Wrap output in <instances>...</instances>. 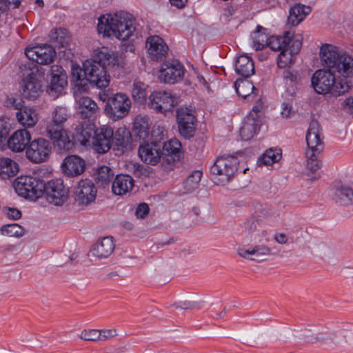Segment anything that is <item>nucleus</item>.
I'll list each match as a JSON object with an SVG mask.
<instances>
[{
  "label": "nucleus",
  "mask_w": 353,
  "mask_h": 353,
  "mask_svg": "<svg viewBox=\"0 0 353 353\" xmlns=\"http://www.w3.org/2000/svg\"><path fill=\"white\" fill-rule=\"evenodd\" d=\"M70 81L79 93L88 91L89 83L99 88H105L110 83L104 65L92 59L85 61L83 68L77 64H72Z\"/></svg>",
  "instance_id": "f257e3e1"
},
{
  "label": "nucleus",
  "mask_w": 353,
  "mask_h": 353,
  "mask_svg": "<svg viewBox=\"0 0 353 353\" xmlns=\"http://www.w3.org/2000/svg\"><path fill=\"white\" fill-rule=\"evenodd\" d=\"M97 30L103 37H114L124 41L132 35L135 27L132 15L120 11L114 14L101 16L98 19Z\"/></svg>",
  "instance_id": "f03ea898"
},
{
  "label": "nucleus",
  "mask_w": 353,
  "mask_h": 353,
  "mask_svg": "<svg viewBox=\"0 0 353 353\" xmlns=\"http://www.w3.org/2000/svg\"><path fill=\"white\" fill-rule=\"evenodd\" d=\"M322 65L331 71L338 80H349L353 76V57L341 53L331 44H323L319 52Z\"/></svg>",
  "instance_id": "7ed1b4c3"
},
{
  "label": "nucleus",
  "mask_w": 353,
  "mask_h": 353,
  "mask_svg": "<svg viewBox=\"0 0 353 353\" xmlns=\"http://www.w3.org/2000/svg\"><path fill=\"white\" fill-rule=\"evenodd\" d=\"M311 84L316 93L319 94L329 93L334 97L348 92L352 86L350 80H338L327 68L316 70L312 74Z\"/></svg>",
  "instance_id": "20e7f679"
},
{
  "label": "nucleus",
  "mask_w": 353,
  "mask_h": 353,
  "mask_svg": "<svg viewBox=\"0 0 353 353\" xmlns=\"http://www.w3.org/2000/svg\"><path fill=\"white\" fill-rule=\"evenodd\" d=\"M308 149L305 152L307 168L315 174L321 168V162L318 159V154L323 150L322 130L318 121L313 120L310 123L306 134Z\"/></svg>",
  "instance_id": "39448f33"
},
{
  "label": "nucleus",
  "mask_w": 353,
  "mask_h": 353,
  "mask_svg": "<svg viewBox=\"0 0 353 353\" xmlns=\"http://www.w3.org/2000/svg\"><path fill=\"white\" fill-rule=\"evenodd\" d=\"M239 163L238 159L234 156H220L211 166L210 174L217 184L224 185L234 176Z\"/></svg>",
  "instance_id": "423d86ee"
},
{
  "label": "nucleus",
  "mask_w": 353,
  "mask_h": 353,
  "mask_svg": "<svg viewBox=\"0 0 353 353\" xmlns=\"http://www.w3.org/2000/svg\"><path fill=\"white\" fill-rule=\"evenodd\" d=\"M13 187L19 195L30 199L41 197L44 188L42 180L27 175L17 177L13 183Z\"/></svg>",
  "instance_id": "0eeeda50"
},
{
  "label": "nucleus",
  "mask_w": 353,
  "mask_h": 353,
  "mask_svg": "<svg viewBox=\"0 0 353 353\" xmlns=\"http://www.w3.org/2000/svg\"><path fill=\"white\" fill-rule=\"evenodd\" d=\"M130 108V98L125 94L119 92L108 98L104 111L108 118L118 121L128 114Z\"/></svg>",
  "instance_id": "6e6552de"
},
{
  "label": "nucleus",
  "mask_w": 353,
  "mask_h": 353,
  "mask_svg": "<svg viewBox=\"0 0 353 353\" xmlns=\"http://www.w3.org/2000/svg\"><path fill=\"white\" fill-rule=\"evenodd\" d=\"M43 77L42 68L35 65L31 68L30 73L23 79L21 94L24 98L34 101L41 95L43 89L40 79Z\"/></svg>",
  "instance_id": "1a4fd4ad"
},
{
  "label": "nucleus",
  "mask_w": 353,
  "mask_h": 353,
  "mask_svg": "<svg viewBox=\"0 0 353 353\" xmlns=\"http://www.w3.org/2000/svg\"><path fill=\"white\" fill-rule=\"evenodd\" d=\"M177 103L176 96L169 91H154L148 97V107L158 113L171 112Z\"/></svg>",
  "instance_id": "9d476101"
},
{
  "label": "nucleus",
  "mask_w": 353,
  "mask_h": 353,
  "mask_svg": "<svg viewBox=\"0 0 353 353\" xmlns=\"http://www.w3.org/2000/svg\"><path fill=\"white\" fill-rule=\"evenodd\" d=\"M43 186L42 195L45 194L46 200L50 203L54 205H61L68 200L69 191L62 179H56L47 183L43 182Z\"/></svg>",
  "instance_id": "9b49d317"
},
{
  "label": "nucleus",
  "mask_w": 353,
  "mask_h": 353,
  "mask_svg": "<svg viewBox=\"0 0 353 353\" xmlns=\"http://www.w3.org/2000/svg\"><path fill=\"white\" fill-rule=\"evenodd\" d=\"M194 111L188 107H181L176 110V122L179 134L185 139L192 137L196 130Z\"/></svg>",
  "instance_id": "f8f14e48"
},
{
  "label": "nucleus",
  "mask_w": 353,
  "mask_h": 353,
  "mask_svg": "<svg viewBox=\"0 0 353 353\" xmlns=\"http://www.w3.org/2000/svg\"><path fill=\"white\" fill-rule=\"evenodd\" d=\"M52 152L50 143L44 138H37L30 141L26 154L32 162L39 163L46 161Z\"/></svg>",
  "instance_id": "ddd939ff"
},
{
  "label": "nucleus",
  "mask_w": 353,
  "mask_h": 353,
  "mask_svg": "<svg viewBox=\"0 0 353 353\" xmlns=\"http://www.w3.org/2000/svg\"><path fill=\"white\" fill-rule=\"evenodd\" d=\"M97 193V188L91 180L81 179L74 188V201L79 205L86 206L94 201Z\"/></svg>",
  "instance_id": "4468645a"
},
{
  "label": "nucleus",
  "mask_w": 353,
  "mask_h": 353,
  "mask_svg": "<svg viewBox=\"0 0 353 353\" xmlns=\"http://www.w3.org/2000/svg\"><path fill=\"white\" fill-rule=\"evenodd\" d=\"M184 72L183 65L177 60H172L161 65L159 79L165 83L173 84L182 80Z\"/></svg>",
  "instance_id": "2eb2a0df"
},
{
  "label": "nucleus",
  "mask_w": 353,
  "mask_h": 353,
  "mask_svg": "<svg viewBox=\"0 0 353 353\" xmlns=\"http://www.w3.org/2000/svg\"><path fill=\"white\" fill-rule=\"evenodd\" d=\"M26 57L38 64L48 65L53 62L56 52L54 48L47 44L28 47L26 49Z\"/></svg>",
  "instance_id": "dca6fc26"
},
{
  "label": "nucleus",
  "mask_w": 353,
  "mask_h": 353,
  "mask_svg": "<svg viewBox=\"0 0 353 353\" xmlns=\"http://www.w3.org/2000/svg\"><path fill=\"white\" fill-rule=\"evenodd\" d=\"M8 105H12L13 108L17 110L16 116L19 122L23 126L31 128L33 127L38 121L37 113L35 110L23 106L21 100L14 98H10L8 101Z\"/></svg>",
  "instance_id": "f3484780"
},
{
  "label": "nucleus",
  "mask_w": 353,
  "mask_h": 353,
  "mask_svg": "<svg viewBox=\"0 0 353 353\" xmlns=\"http://www.w3.org/2000/svg\"><path fill=\"white\" fill-rule=\"evenodd\" d=\"M113 142V130L110 126L103 125L94 131L92 145L96 152L100 154L107 152Z\"/></svg>",
  "instance_id": "a211bd4d"
},
{
  "label": "nucleus",
  "mask_w": 353,
  "mask_h": 353,
  "mask_svg": "<svg viewBox=\"0 0 353 353\" xmlns=\"http://www.w3.org/2000/svg\"><path fill=\"white\" fill-rule=\"evenodd\" d=\"M50 70L52 78L47 92L50 96L56 99L63 92L68 84L67 75L59 65L52 66Z\"/></svg>",
  "instance_id": "6ab92c4d"
},
{
  "label": "nucleus",
  "mask_w": 353,
  "mask_h": 353,
  "mask_svg": "<svg viewBox=\"0 0 353 353\" xmlns=\"http://www.w3.org/2000/svg\"><path fill=\"white\" fill-rule=\"evenodd\" d=\"M138 154L141 159L145 163L156 165L161 159V148L160 145L154 142H144L140 144Z\"/></svg>",
  "instance_id": "aec40b11"
},
{
  "label": "nucleus",
  "mask_w": 353,
  "mask_h": 353,
  "mask_svg": "<svg viewBox=\"0 0 353 353\" xmlns=\"http://www.w3.org/2000/svg\"><path fill=\"white\" fill-rule=\"evenodd\" d=\"M61 168L66 176H78L85 171V162L77 155H69L63 159Z\"/></svg>",
  "instance_id": "412c9836"
},
{
  "label": "nucleus",
  "mask_w": 353,
  "mask_h": 353,
  "mask_svg": "<svg viewBox=\"0 0 353 353\" xmlns=\"http://www.w3.org/2000/svg\"><path fill=\"white\" fill-rule=\"evenodd\" d=\"M115 243L112 236L99 239L92 245L90 252L98 259H108L114 252Z\"/></svg>",
  "instance_id": "4be33fe9"
},
{
  "label": "nucleus",
  "mask_w": 353,
  "mask_h": 353,
  "mask_svg": "<svg viewBox=\"0 0 353 353\" xmlns=\"http://www.w3.org/2000/svg\"><path fill=\"white\" fill-rule=\"evenodd\" d=\"M48 137L60 150L69 151L74 146V141L70 137L69 132L63 128L46 130Z\"/></svg>",
  "instance_id": "5701e85b"
},
{
  "label": "nucleus",
  "mask_w": 353,
  "mask_h": 353,
  "mask_svg": "<svg viewBox=\"0 0 353 353\" xmlns=\"http://www.w3.org/2000/svg\"><path fill=\"white\" fill-rule=\"evenodd\" d=\"M31 134L26 129L15 131L8 140V147L14 152H20L27 149L30 143Z\"/></svg>",
  "instance_id": "b1692460"
},
{
  "label": "nucleus",
  "mask_w": 353,
  "mask_h": 353,
  "mask_svg": "<svg viewBox=\"0 0 353 353\" xmlns=\"http://www.w3.org/2000/svg\"><path fill=\"white\" fill-rule=\"evenodd\" d=\"M146 46H148V52L153 60H161L168 54V46L159 36L149 37L146 41Z\"/></svg>",
  "instance_id": "393cba45"
},
{
  "label": "nucleus",
  "mask_w": 353,
  "mask_h": 353,
  "mask_svg": "<svg viewBox=\"0 0 353 353\" xmlns=\"http://www.w3.org/2000/svg\"><path fill=\"white\" fill-rule=\"evenodd\" d=\"M237 253L244 259L261 262L265 261L270 255L271 250L266 245H256L249 249L240 248L237 250Z\"/></svg>",
  "instance_id": "a878e982"
},
{
  "label": "nucleus",
  "mask_w": 353,
  "mask_h": 353,
  "mask_svg": "<svg viewBox=\"0 0 353 353\" xmlns=\"http://www.w3.org/2000/svg\"><path fill=\"white\" fill-rule=\"evenodd\" d=\"M78 91L74 87L75 100L78 104V112L82 118H90L97 112V103L88 97H81L78 94Z\"/></svg>",
  "instance_id": "bb28decb"
},
{
  "label": "nucleus",
  "mask_w": 353,
  "mask_h": 353,
  "mask_svg": "<svg viewBox=\"0 0 353 353\" xmlns=\"http://www.w3.org/2000/svg\"><path fill=\"white\" fill-rule=\"evenodd\" d=\"M304 337L309 342L320 341L331 343L334 341V335L329 330L321 327H313L304 331Z\"/></svg>",
  "instance_id": "cd10ccee"
},
{
  "label": "nucleus",
  "mask_w": 353,
  "mask_h": 353,
  "mask_svg": "<svg viewBox=\"0 0 353 353\" xmlns=\"http://www.w3.org/2000/svg\"><path fill=\"white\" fill-rule=\"evenodd\" d=\"M134 186L133 179L126 174L117 175L112 185V192L116 195H124L129 192Z\"/></svg>",
  "instance_id": "c85d7f7f"
},
{
  "label": "nucleus",
  "mask_w": 353,
  "mask_h": 353,
  "mask_svg": "<svg viewBox=\"0 0 353 353\" xmlns=\"http://www.w3.org/2000/svg\"><path fill=\"white\" fill-rule=\"evenodd\" d=\"M262 121L256 119L252 114L248 115L240 129V135L242 139L248 141L259 130Z\"/></svg>",
  "instance_id": "c756f323"
},
{
  "label": "nucleus",
  "mask_w": 353,
  "mask_h": 353,
  "mask_svg": "<svg viewBox=\"0 0 353 353\" xmlns=\"http://www.w3.org/2000/svg\"><path fill=\"white\" fill-rule=\"evenodd\" d=\"M235 72L244 78H248L254 73V65L252 59L246 55H241L236 59Z\"/></svg>",
  "instance_id": "7c9ffc66"
},
{
  "label": "nucleus",
  "mask_w": 353,
  "mask_h": 353,
  "mask_svg": "<svg viewBox=\"0 0 353 353\" xmlns=\"http://www.w3.org/2000/svg\"><path fill=\"white\" fill-rule=\"evenodd\" d=\"M234 86L236 93L243 99H253L256 96V88L249 80L239 79L235 81Z\"/></svg>",
  "instance_id": "2f4dec72"
},
{
  "label": "nucleus",
  "mask_w": 353,
  "mask_h": 353,
  "mask_svg": "<svg viewBox=\"0 0 353 353\" xmlns=\"http://www.w3.org/2000/svg\"><path fill=\"white\" fill-rule=\"evenodd\" d=\"M19 172L18 164L10 158H0V177L8 179L15 176Z\"/></svg>",
  "instance_id": "473e14b6"
},
{
  "label": "nucleus",
  "mask_w": 353,
  "mask_h": 353,
  "mask_svg": "<svg viewBox=\"0 0 353 353\" xmlns=\"http://www.w3.org/2000/svg\"><path fill=\"white\" fill-rule=\"evenodd\" d=\"M311 9L308 6L297 4L290 10L288 22L293 26L300 23L305 17L310 12Z\"/></svg>",
  "instance_id": "72a5a7b5"
},
{
  "label": "nucleus",
  "mask_w": 353,
  "mask_h": 353,
  "mask_svg": "<svg viewBox=\"0 0 353 353\" xmlns=\"http://www.w3.org/2000/svg\"><path fill=\"white\" fill-rule=\"evenodd\" d=\"M113 142L122 150L130 149L132 137L130 131L125 128H119L113 132Z\"/></svg>",
  "instance_id": "f704fd0d"
},
{
  "label": "nucleus",
  "mask_w": 353,
  "mask_h": 353,
  "mask_svg": "<svg viewBox=\"0 0 353 353\" xmlns=\"http://www.w3.org/2000/svg\"><path fill=\"white\" fill-rule=\"evenodd\" d=\"M334 199L341 205L353 204V185H343L336 189Z\"/></svg>",
  "instance_id": "c9c22d12"
},
{
  "label": "nucleus",
  "mask_w": 353,
  "mask_h": 353,
  "mask_svg": "<svg viewBox=\"0 0 353 353\" xmlns=\"http://www.w3.org/2000/svg\"><path fill=\"white\" fill-rule=\"evenodd\" d=\"M292 38V32L290 31L285 32L283 37L272 36L269 38L268 46L274 51H281L288 47Z\"/></svg>",
  "instance_id": "e433bc0d"
},
{
  "label": "nucleus",
  "mask_w": 353,
  "mask_h": 353,
  "mask_svg": "<svg viewBox=\"0 0 353 353\" xmlns=\"http://www.w3.org/2000/svg\"><path fill=\"white\" fill-rule=\"evenodd\" d=\"M68 118L67 110L63 107H57L52 112V119L47 123L46 130L63 128V123Z\"/></svg>",
  "instance_id": "4c0bfd02"
},
{
  "label": "nucleus",
  "mask_w": 353,
  "mask_h": 353,
  "mask_svg": "<svg viewBox=\"0 0 353 353\" xmlns=\"http://www.w3.org/2000/svg\"><path fill=\"white\" fill-rule=\"evenodd\" d=\"M150 125L148 119L141 115L137 116L134 121V130L137 137L143 141L148 139L149 137Z\"/></svg>",
  "instance_id": "58836bf2"
},
{
  "label": "nucleus",
  "mask_w": 353,
  "mask_h": 353,
  "mask_svg": "<svg viewBox=\"0 0 353 353\" xmlns=\"http://www.w3.org/2000/svg\"><path fill=\"white\" fill-rule=\"evenodd\" d=\"M265 30L263 27L257 26L256 30L251 34L253 39V47L256 50H263L268 46L270 37H268Z\"/></svg>",
  "instance_id": "ea45409f"
},
{
  "label": "nucleus",
  "mask_w": 353,
  "mask_h": 353,
  "mask_svg": "<svg viewBox=\"0 0 353 353\" xmlns=\"http://www.w3.org/2000/svg\"><path fill=\"white\" fill-rule=\"evenodd\" d=\"M94 61L100 62L105 68L109 65H114L117 61L114 53L106 48H102L96 52V59Z\"/></svg>",
  "instance_id": "a19ab883"
},
{
  "label": "nucleus",
  "mask_w": 353,
  "mask_h": 353,
  "mask_svg": "<svg viewBox=\"0 0 353 353\" xmlns=\"http://www.w3.org/2000/svg\"><path fill=\"white\" fill-rule=\"evenodd\" d=\"M281 149L270 148L267 150L265 153L260 157L258 160L259 165H271L274 163L278 162L281 159Z\"/></svg>",
  "instance_id": "79ce46f5"
},
{
  "label": "nucleus",
  "mask_w": 353,
  "mask_h": 353,
  "mask_svg": "<svg viewBox=\"0 0 353 353\" xmlns=\"http://www.w3.org/2000/svg\"><path fill=\"white\" fill-rule=\"evenodd\" d=\"M132 97L134 102L139 105H143L146 102L147 93L145 85L143 83L137 81L133 83Z\"/></svg>",
  "instance_id": "37998d69"
},
{
  "label": "nucleus",
  "mask_w": 353,
  "mask_h": 353,
  "mask_svg": "<svg viewBox=\"0 0 353 353\" xmlns=\"http://www.w3.org/2000/svg\"><path fill=\"white\" fill-rule=\"evenodd\" d=\"M92 135L94 136V131L92 128L77 127L74 139L77 143H79L83 146H87Z\"/></svg>",
  "instance_id": "c03bdc74"
},
{
  "label": "nucleus",
  "mask_w": 353,
  "mask_h": 353,
  "mask_svg": "<svg viewBox=\"0 0 353 353\" xmlns=\"http://www.w3.org/2000/svg\"><path fill=\"white\" fill-rule=\"evenodd\" d=\"M114 176V172L108 166L100 167L96 174V181L101 185L103 186L108 184Z\"/></svg>",
  "instance_id": "a18cd8bd"
},
{
  "label": "nucleus",
  "mask_w": 353,
  "mask_h": 353,
  "mask_svg": "<svg viewBox=\"0 0 353 353\" xmlns=\"http://www.w3.org/2000/svg\"><path fill=\"white\" fill-rule=\"evenodd\" d=\"M0 230L3 235L10 237H20L24 234V229L17 223L3 225Z\"/></svg>",
  "instance_id": "49530a36"
},
{
  "label": "nucleus",
  "mask_w": 353,
  "mask_h": 353,
  "mask_svg": "<svg viewBox=\"0 0 353 353\" xmlns=\"http://www.w3.org/2000/svg\"><path fill=\"white\" fill-rule=\"evenodd\" d=\"M201 176L202 172L201 171H194L185 180L184 183L185 189L189 192L196 190L199 187Z\"/></svg>",
  "instance_id": "de8ad7c7"
},
{
  "label": "nucleus",
  "mask_w": 353,
  "mask_h": 353,
  "mask_svg": "<svg viewBox=\"0 0 353 353\" xmlns=\"http://www.w3.org/2000/svg\"><path fill=\"white\" fill-rule=\"evenodd\" d=\"M65 29H54L51 31L50 37L52 41L59 44L61 47L65 46L69 42V37L66 36Z\"/></svg>",
  "instance_id": "09e8293b"
},
{
  "label": "nucleus",
  "mask_w": 353,
  "mask_h": 353,
  "mask_svg": "<svg viewBox=\"0 0 353 353\" xmlns=\"http://www.w3.org/2000/svg\"><path fill=\"white\" fill-rule=\"evenodd\" d=\"M254 214L259 220H268L274 216L273 210L266 205L256 204Z\"/></svg>",
  "instance_id": "8fccbe9b"
},
{
  "label": "nucleus",
  "mask_w": 353,
  "mask_h": 353,
  "mask_svg": "<svg viewBox=\"0 0 353 353\" xmlns=\"http://www.w3.org/2000/svg\"><path fill=\"white\" fill-rule=\"evenodd\" d=\"M294 54L290 52L288 47L281 50L278 57L277 64L279 68H285L292 61Z\"/></svg>",
  "instance_id": "3c124183"
},
{
  "label": "nucleus",
  "mask_w": 353,
  "mask_h": 353,
  "mask_svg": "<svg viewBox=\"0 0 353 353\" xmlns=\"http://www.w3.org/2000/svg\"><path fill=\"white\" fill-rule=\"evenodd\" d=\"M181 148L180 141L176 139H172L164 143L162 151L179 155Z\"/></svg>",
  "instance_id": "603ef678"
},
{
  "label": "nucleus",
  "mask_w": 353,
  "mask_h": 353,
  "mask_svg": "<svg viewBox=\"0 0 353 353\" xmlns=\"http://www.w3.org/2000/svg\"><path fill=\"white\" fill-rule=\"evenodd\" d=\"M100 336L101 332H99V330L96 329L83 330L79 334L81 339L90 341H99Z\"/></svg>",
  "instance_id": "864d4df0"
},
{
  "label": "nucleus",
  "mask_w": 353,
  "mask_h": 353,
  "mask_svg": "<svg viewBox=\"0 0 353 353\" xmlns=\"http://www.w3.org/2000/svg\"><path fill=\"white\" fill-rule=\"evenodd\" d=\"M290 41H292V43L290 48H288V50L295 55L300 51L302 47V37L301 35L294 37V33L292 32V38Z\"/></svg>",
  "instance_id": "5fc2aeb1"
},
{
  "label": "nucleus",
  "mask_w": 353,
  "mask_h": 353,
  "mask_svg": "<svg viewBox=\"0 0 353 353\" xmlns=\"http://www.w3.org/2000/svg\"><path fill=\"white\" fill-rule=\"evenodd\" d=\"M263 109V103L261 99H259L256 101L252 110L248 115L252 114L253 117L256 119L262 121L263 114L262 110Z\"/></svg>",
  "instance_id": "6e6d98bb"
},
{
  "label": "nucleus",
  "mask_w": 353,
  "mask_h": 353,
  "mask_svg": "<svg viewBox=\"0 0 353 353\" xmlns=\"http://www.w3.org/2000/svg\"><path fill=\"white\" fill-rule=\"evenodd\" d=\"M21 0H0V15L6 12L10 5H14V8L19 7Z\"/></svg>",
  "instance_id": "4d7b16f0"
},
{
  "label": "nucleus",
  "mask_w": 353,
  "mask_h": 353,
  "mask_svg": "<svg viewBox=\"0 0 353 353\" xmlns=\"http://www.w3.org/2000/svg\"><path fill=\"white\" fill-rule=\"evenodd\" d=\"M179 159V155L170 153V152H164L161 151V159L163 163L165 162L168 164H172L174 163L176 161H178Z\"/></svg>",
  "instance_id": "13d9d810"
},
{
  "label": "nucleus",
  "mask_w": 353,
  "mask_h": 353,
  "mask_svg": "<svg viewBox=\"0 0 353 353\" xmlns=\"http://www.w3.org/2000/svg\"><path fill=\"white\" fill-rule=\"evenodd\" d=\"M99 332H101L99 341H106L117 335L116 329L99 330Z\"/></svg>",
  "instance_id": "bf43d9fd"
},
{
  "label": "nucleus",
  "mask_w": 353,
  "mask_h": 353,
  "mask_svg": "<svg viewBox=\"0 0 353 353\" xmlns=\"http://www.w3.org/2000/svg\"><path fill=\"white\" fill-rule=\"evenodd\" d=\"M149 206L148 204L143 203L138 205L135 214L137 218L144 219L149 212Z\"/></svg>",
  "instance_id": "052dcab7"
},
{
  "label": "nucleus",
  "mask_w": 353,
  "mask_h": 353,
  "mask_svg": "<svg viewBox=\"0 0 353 353\" xmlns=\"http://www.w3.org/2000/svg\"><path fill=\"white\" fill-rule=\"evenodd\" d=\"M343 109L347 114L353 117V97L347 98L343 102Z\"/></svg>",
  "instance_id": "680f3d73"
},
{
  "label": "nucleus",
  "mask_w": 353,
  "mask_h": 353,
  "mask_svg": "<svg viewBox=\"0 0 353 353\" xmlns=\"http://www.w3.org/2000/svg\"><path fill=\"white\" fill-rule=\"evenodd\" d=\"M283 78L286 81H289L291 83H294L298 80L299 76L296 72L294 73L293 72H291L290 70H285L283 72Z\"/></svg>",
  "instance_id": "e2e57ef3"
},
{
  "label": "nucleus",
  "mask_w": 353,
  "mask_h": 353,
  "mask_svg": "<svg viewBox=\"0 0 353 353\" xmlns=\"http://www.w3.org/2000/svg\"><path fill=\"white\" fill-rule=\"evenodd\" d=\"M281 114L283 116V117H284V118L288 119V118L290 117V116L292 114V107L286 103H282Z\"/></svg>",
  "instance_id": "0e129e2a"
},
{
  "label": "nucleus",
  "mask_w": 353,
  "mask_h": 353,
  "mask_svg": "<svg viewBox=\"0 0 353 353\" xmlns=\"http://www.w3.org/2000/svg\"><path fill=\"white\" fill-rule=\"evenodd\" d=\"M274 239L279 244L283 245L288 243V237L284 233H276Z\"/></svg>",
  "instance_id": "69168bd1"
},
{
  "label": "nucleus",
  "mask_w": 353,
  "mask_h": 353,
  "mask_svg": "<svg viewBox=\"0 0 353 353\" xmlns=\"http://www.w3.org/2000/svg\"><path fill=\"white\" fill-rule=\"evenodd\" d=\"M7 216L10 219H12L14 220L18 219L21 216V212L15 208H9L7 212Z\"/></svg>",
  "instance_id": "338daca9"
},
{
  "label": "nucleus",
  "mask_w": 353,
  "mask_h": 353,
  "mask_svg": "<svg viewBox=\"0 0 353 353\" xmlns=\"http://www.w3.org/2000/svg\"><path fill=\"white\" fill-rule=\"evenodd\" d=\"M258 223L255 220H248L245 222V228L248 231L256 230L257 228Z\"/></svg>",
  "instance_id": "774afa93"
}]
</instances>
